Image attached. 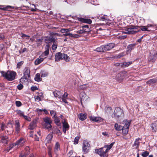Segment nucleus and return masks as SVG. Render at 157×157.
Instances as JSON below:
<instances>
[{"label":"nucleus","mask_w":157,"mask_h":157,"mask_svg":"<svg viewBox=\"0 0 157 157\" xmlns=\"http://www.w3.org/2000/svg\"><path fill=\"white\" fill-rule=\"evenodd\" d=\"M2 76L9 81H12L15 79L16 73L13 71L8 70L7 72L1 71Z\"/></svg>","instance_id":"obj_1"},{"label":"nucleus","mask_w":157,"mask_h":157,"mask_svg":"<svg viewBox=\"0 0 157 157\" xmlns=\"http://www.w3.org/2000/svg\"><path fill=\"white\" fill-rule=\"evenodd\" d=\"M139 28L138 26L131 25L128 28H125L122 32L126 34L135 33L139 32Z\"/></svg>","instance_id":"obj_2"},{"label":"nucleus","mask_w":157,"mask_h":157,"mask_svg":"<svg viewBox=\"0 0 157 157\" xmlns=\"http://www.w3.org/2000/svg\"><path fill=\"white\" fill-rule=\"evenodd\" d=\"M124 116V113L123 110L119 107L115 108L113 113L112 115V117L115 118L116 119L123 117Z\"/></svg>","instance_id":"obj_3"},{"label":"nucleus","mask_w":157,"mask_h":157,"mask_svg":"<svg viewBox=\"0 0 157 157\" xmlns=\"http://www.w3.org/2000/svg\"><path fill=\"white\" fill-rule=\"evenodd\" d=\"M43 120L42 124L44 128L46 129H51L52 127L51 124L52 122L51 119L48 117H46L43 118Z\"/></svg>","instance_id":"obj_4"},{"label":"nucleus","mask_w":157,"mask_h":157,"mask_svg":"<svg viewBox=\"0 0 157 157\" xmlns=\"http://www.w3.org/2000/svg\"><path fill=\"white\" fill-rule=\"evenodd\" d=\"M125 124L123 127V128L122 129V133L123 135H125L128 132V128L130 125L131 121H127V120H124V121Z\"/></svg>","instance_id":"obj_5"},{"label":"nucleus","mask_w":157,"mask_h":157,"mask_svg":"<svg viewBox=\"0 0 157 157\" xmlns=\"http://www.w3.org/2000/svg\"><path fill=\"white\" fill-rule=\"evenodd\" d=\"M104 147L100 148L99 149H96L95 152L96 153L98 154L101 157H105L107 155V153L108 152L106 150H104Z\"/></svg>","instance_id":"obj_6"},{"label":"nucleus","mask_w":157,"mask_h":157,"mask_svg":"<svg viewBox=\"0 0 157 157\" xmlns=\"http://www.w3.org/2000/svg\"><path fill=\"white\" fill-rule=\"evenodd\" d=\"M82 145V151L85 153H87L90 149V144L87 140H84Z\"/></svg>","instance_id":"obj_7"},{"label":"nucleus","mask_w":157,"mask_h":157,"mask_svg":"<svg viewBox=\"0 0 157 157\" xmlns=\"http://www.w3.org/2000/svg\"><path fill=\"white\" fill-rule=\"evenodd\" d=\"M80 97L81 98V102L82 105L83 103H85L87 102V99L89 98L85 93L81 92L80 94Z\"/></svg>","instance_id":"obj_8"},{"label":"nucleus","mask_w":157,"mask_h":157,"mask_svg":"<svg viewBox=\"0 0 157 157\" xmlns=\"http://www.w3.org/2000/svg\"><path fill=\"white\" fill-rule=\"evenodd\" d=\"M24 75L21 78V80L22 81V79H24L25 76L29 78L30 77V70L29 67L25 68L23 71Z\"/></svg>","instance_id":"obj_9"},{"label":"nucleus","mask_w":157,"mask_h":157,"mask_svg":"<svg viewBox=\"0 0 157 157\" xmlns=\"http://www.w3.org/2000/svg\"><path fill=\"white\" fill-rule=\"evenodd\" d=\"M61 122L63 124V131L64 133H65L66 131L69 129V126L68 123L65 121L64 119H62Z\"/></svg>","instance_id":"obj_10"},{"label":"nucleus","mask_w":157,"mask_h":157,"mask_svg":"<svg viewBox=\"0 0 157 157\" xmlns=\"http://www.w3.org/2000/svg\"><path fill=\"white\" fill-rule=\"evenodd\" d=\"M104 50L105 51H109L115 47V44L113 43H110L106 45H103Z\"/></svg>","instance_id":"obj_11"},{"label":"nucleus","mask_w":157,"mask_h":157,"mask_svg":"<svg viewBox=\"0 0 157 157\" xmlns=\"http://www.w3.org/2000/svg\"><path fill=\"white\" fill-rule=\"evenodd\" d=\"M25 140L23 138H21L17 140L16 143H14L15 146H19L20 147H22L25 144Z\"/></svg>","instance_id":"obj_12"},{"label":"nucleus","mask_w":157,"mask_h":157,"mask_svg":"<svg viewBox=\"0 0 157 157\" xmlns=\"http://www.w3.org/2000/svg\"><path fill=\"white\" fill-rule=\"evenodd\" d=\"M56 41V39H55L52 36H47L46 39H45V42L47 44L53 43L54 42Z\"/></svg>","instance_id":"obj_13"},{"label":"nucleus","mask_w":157,"mask_h":157,"mask_svg":"<svg viewBox=\"0 0 157 157\" xmlns=\"http://www.w3.org/2000/svg\"><path fill=\"white\" fill-rule=\"evenodd\" d=\"M124 77V74L122 72H120L116 76L117 80L119 82H121Z\"/></svg>","instance_id":"obj_14"},{"label":"nucleus","mask_w":157,"mask_h":157,"mask_svg":"<svg viewBox=\"0 0 157 157\" xmlns=\"http://www.w3.org/2000/svg\"><path fill=\"white\" fill-rule=\"evenodd\" d=\"M46 57H42L41 56H40L38 58H37L35 60L34 62L35 65H37L40 64L46 58Z\"/></svg>","instance_id":"obj_15"},{"label":"nucleus","mask_w":157,"mask_h":157,"mask_svg":"<svg viewBox=\"0 0 157 157\" xmlns=\"http://www.w3.org/2000/svg\"><path fill=\"white\" fill-rule=\"evenodd\" d=\"M36 120H33L29 125L28 128L31 130L34 129L36 127Z\"/></svg>","instance_id":"obj_16"},{"label":"nucleus","mask_w":157,"mask_h":157,"mask_svg":"<svg viewBox=\"0 0 157 157\" xmlns=\"http://www.w3.org/2000/svg\"><path fill=\"white\" fill-rule=\"evenodd\" d=\"M59 149L60 144L58 142H56L55 144L54 151L55 154L57 155H58V152Z\"/></svg>","instance_id":"obj_17"},{"label":"nucleus","mask_w":157,"mask_h":157,"mask_svg":"<svg viewBox=\"0 0 157 157\" xmlns=\"http://www.w3.org/2000/svg\"><path fill=\"white\" fill-rule=\"evenodd\" d=\"M135 45L136 44H129L127 46L126 52L127 54L128 52L130 53L131 52L132 50L134 49Z\"/></svg>","instance_id":"obj_18"},{"label":"nucleus","mask_w":157,"mask_h":157,"mask_svg":"<svg viewBox=\"0 0 157 157\" xmlns=\"http://www.w3.org/2000/svg\"><path fill=\"white\" fill-rule=\"evenodd\" d=\"M78 20L83 23L90 24L92 23V21L90 19H84L82 18H80L78 19Z\"/></svg>","instance_id":"obj_19"},{"label":"nucleus","mask_w":157,"mask_h":157,"mask_svg":"<svg viewBox=\"0 0 157 157\" xmlns=\"http://www.w3.org/2000/svg\"><path fill=\"white\" fill-rule=\"evenodd\" d=\"M141 141V139L139 138L136 139L134 143L133 146H135L136 148H138L139 146L140 142Z\"/></svg>","instance_id":"obj_20"},{"label":"nucleus","mask_w":157,"mask_h":157,"mask_svg":"<svg viewBox=\"0 0 157 157\" xmlns=\"http://www.w3.org/2000/svg\"><path fill=\"white\" fill-rule=\"evenodd\" d=\"M132 63V61L121 63V67H127Z\"/></svg>","instance_id":"obj_21"},{"label":"nucleus","mask_w":157,"mask_h":157,"mask_svg":"<svg viewBox=\"0 0 157 157\" xmlns=\"http://www.w3.org/2000/svg\"><path fill=\"white\" fill-rule=\"evenodd\" d=\"M53 94L55 97H58L59 98H61L62 94L61 92L58 90H56L53 92Z\"/></svg>","instance_id":"obj_22"},{"label":"nucleus","mask_w":157,"mask_h":157,"mask_svg":"<svg viewBox=\"0 0 157 157\" xmlns=\"http://www.w3.org/2000/svg\"><path fill=\"white\" fill-rule=\"evenodd\" d=\"M152 129L153 132H156L157 130V121H155L151 125Z\"/></svg>","instance_id":"obj_23"},{"label":"nucleus","mask_w":157,"mask_h":157,"mask_svg":"<svg viewBox=\"0 0 157 157\" xmlns=\"http://www.w3.org/2000/svg\"><path fill=\"white\" fill-rule=\"evenodd\" d=\"M157 82V79L156 78H153L150 79L147 81L146 82L147 84L150 85L152 84H154Z\"/></svg>","instance_id":"obj_24"},{"label":"nucleus","mask_w":157,"mask_h":157,"mask_svg":"<svg viewBox=\"0 0 157 157\" xmlns=\"http://www.w3.org/2000/svg\"><path fill=\"white\" fill-rule=\"evenodd\" d=\"M79 119L81 121H84L86 118V114L85 113H81L78 114Z\"/></svg>","instance_id":"obj_25"},{"label":"nucleus","mask_w":157,"mask_h":157,"mask_svg":"<svg viewBox=\"0 0 157 157\" xmlns=\"http://www.w3.org/2000/svg\"><path fill=\"white\" fill-rule=\"evenodd\" d=\"M1 142L4 144H8V137L6 136H2L1 140Z\"/></svg>","instance_id":"obj_26"},{"label":"nucleus","mask_w":157,"mask_h":157,"mask_svg":"<svg viewBox=\"0 0 157 157\" xmlns=\"http://www.w3.org/2000/svg\"><path fill=\"white\" fill-rule=\"evenodd\" d=\"M61 59H64L66 61H69L70 60V58L67 56L65 54L61 53Z\"/></svg>","instance_id":"obj_27"},{"label":"nucleus","mask_w":157,"mask_h":157,"mask_svg":"<svg viewBox=\"0 0 157 157\" xmlns=\"http://www.w3.org/2000/svg\"><path fill=\"white\" fill-rule=\"evenodd\" d=\"M148 58L149 60L154 62L156 59V57L154 54L153 55L150 53Z\"/></svg>","instance_id":"obj_28"},{"label":"nucleus","mask_w":157,"mask_h":157,"mask_svg":"<svg viewBox=\"0 0 157 157\" xmlns=\"http://www.w3.org/2000/svg\"><path fill=\"white\" fill-rule=\"evenodd\" d=\"M61 53L59 52L56 54L55 55V61H58L61 59Z\"/></svg>","instance_id":"obj_29"},{"label":"nucleus","mask_w":157,"mask_h":157,"mask_svg":"<svg viewBox=\"0 0 157 157\" xmlns=\"http://www.w3.org/2000/svg\"><path fill=\"white\" fill-rule=\"evenodd\" d=\"M15 130L16 131V133L17 134L19 133L20 129V125L19 122L16 121L15 125Z\"/></svg>","instance_id":"obj_30"},{"label":"nucleus","mask_w":157,"mask_h":157,"mask_svg":"<svg viewBox=\"0 0 157 157\" xmlns=\"http://www.w3.org/2000/svg\"><path fill=\"white\" fill-rule=\"evenodd\" d=\"M90 118L91 120L95 122H98L101 120V118L100 117L94 116L90 117Z\"/></svg>","instance_id":"obj_31"},{"label":"nucleus","mask_w":157,"mask_h":157,"mask_svg":"<svg viewBox=\"0 0 157 157\" xmlns=\"http://www.w3.org/2000/svg\"><path fill=\"white\" fill-rule=\"evenodd\" d=\"M138 29L139 30V31L141 30L142 31H150L152 30V29H148L147 28L146 26H142L140 27H139Z\"/></svg>","instance_id":"obj_32"},{"label":"nucleus","mask_w":157,"mask_h":157,"mask_svg":"<svg viewBox=\"0 0 157 157\" xmlns=\"http://www.w3.org/2000/svg\"><path fill=\"white\" fill-rule=\"evenodd\" d=\"M40 75L39 73H37L35 77V80L36 81L39 82L42 79L40 78Z\"/></svg>","instance_id":"obj_33"},{"label":"nucleus","mask_w":157,"mask_h":157,"mask_svg":"<svg viewBox=\"0 0 157 157\" xmlns=\"http://www.w3.org/2000/svg\"><path fill=\"white\" fill-rule=\"evenodd\" d=\"M82 29L83 31L85 33L86 32H88L90 31V29H89V26L88 25H85L82 27Z\"/></svg>","instance_id":"obj_34"},{"label":"nucleus","mask_w":157,"mask_h":157,"mask_svg":"<svg viewBox=\"0 0 157 157\" xmlns=\"http://www.w3.org/2000/svg\"><path fill=\"white\" fill-rule=\"evenodd\" d=\"M104 49L103 45H102L99 47L97 48L95 50L98 52H104L105 51Z\"/></svg>","instance_id":"obj_35"},{"label":"nucleus","mask_w":157,"mask_h":157,"mask_svg":"<svg viewBox=\"0 0 157 157\" xmlns=\"http://www.w3.org/2000/svg\"><path fill=\"white\" fill-rule=\"evenodd\" d=\"M105 110L107 113H110L112 112V109L111 107L106 106L105 109Z\"/></svg>","instance_id":"obj_36"},{"label":"nucleus","mask_w":157,"mask_h":157,"mask_svg":"<svg viewBox=\"0 0 157 157\" xmlns=\"http://www.w3.org/2000/svg\"><path fill=\"white\" fill-rule=\"evenodd\" d=\"M14 146H15L14 143L10 144L9 146L5 149V151L7 152H8L9 151L13 148Z\"/></svg>","instance_id":"obj_37"},{"label":"nucleus","mask_w":157,"mask_h":157,"mask_svg":"<svg viewBox=\"0 0 157 157\" xmlns=\"http://www.w3.org/2000/svg\"><path fill=\"white\" fill-rule=\"evenodd\" d=\"M114 127L115 129L118 131H120L123 128V126L121 125H118L117 124H115Z\"/></svg>","instance_id":"obj_38"},{"label":"nucleus","mask_w":157,"mask_h":157,"mask_svg":"<svg viewBox=\"0 0 157 157\" xmlns=\"http://www.w3.org/2000/svg\"><path fill=\"white\" fill-rule=\"evenodd\" d=\"M55 123L58 125H59L60 124V120L58 117H57V116L54 118Z\"/></svg>","instance_id":"obj_39"},{"label":"nucleus","mask_w":157,"mask_h":157,"mask_svg":"<svg viewBox=\"0 0 157 157\" xmlns=\"http://www.w3.org/2000/svg\"><path fill=\"white\" fill-rule=\"evenodd\" d=\"M53 135L52 134H49L46 137V139L48 142H50L51 141L53 137Z\"/></svg>","instance_id":"obj_40"},{"label":"nucleus","mask_w":157,"mask_h":157,"mask_svg":"<svg viewBox=\"0 0 157 157\" xmlns=\"http://www.w3.org/2000/svg\"><path fill=\"white\" fill-rule=\"evenodd\" d=\"M49 53V51L48 49H47L44 52H43L41 55V56L42 57H46L45 56L48 55Z\"/></svg>","instance_id":"obj_41"},{"label":"nucleus","mask_w":157,"mask_h":157,"mask_svg":"<svg viewBox=\"0 0 157 157\" xmlns=\"http://www.w3.org/2000/svg\"><path fill=\"white\" fill-rule=\"evenodd\" d=\"M14 7H13L10 6H7L5 7H3V8H0V9L1 10H7L10 8H14Z\"/></svg>","instance_id":"obj_42"},{"label":"nucleus","mask_w":157,"mask_h":157,"mask_svg":"<svg viewBox=\"0 0 157 157\" xmlns=\"http://www.w3.org/2000/svg\"><path fill=\"white\" fill-rule=\"evenodd\" d=\"M57 41L56 40L55 42H54L53 43V44L52 46V48L53 50H55L57 48Z\"/></svg>","instance_id":"obj_43"},{"label":"nucleus","mask_w":157,"mask_h":157,"mask_svg":"<svg viewBox=\"0 0 157 157\" xmlns=\"http://www.w3.org/2000/svg\"><path fill=\"white\" fill-rule=\"evenodd\" d=\"M21 37L23 39H25V40L29 39L30 37L29 36L26 35L23 33H21Z\"/></svg>","instance_id":"obj_44"},{"label":"nucleus","mask_w":157,"mask_h":157,"mask_svg":"<svg viewBox=\"0 0 157 157\" xmlns=\"http://www.w3.org/2000/svg\"><path fill=\"white\" fill-rule=\"evenodd\" d=\"M149 152L147 151H145L141 154V155L143 157H146L148 155Z\"/></svg>","instance_id":"obj_45"},{"label":"nucleus","mask_w":157,"mask_h":157,"mask_svg":"<svg viewBox=\"0 0 157 157\" xmlns=\"http://www.w3.org/2000/svg\"><path fill=\"white\" fill-rule=\"evenodd\" d=\"M17 113L20 117H23L24 115V112L21 110H17Z\"/></svg>","instance_id":"obj_46"},{"label":"nucleus","mask_w":157,"mask_h":157,"mask_svg":"<svg viewBox=\"0 0 157 157\" xmlns=\"http://www.w3.org/2000/svg\"><path fill=\"white\" fill-rule=\"evenodd\" d=\"M127 54V52H122L121 53H119L117 56V57L118 58H120L125 56Z\"/></svg>","instance_id":"obj_47"},{"label":"nucleus","mask_w":157,"mask_h":157,"mask_svg":"<svg viewBox=\"0 0 157 157\" xmlns=\"http://www.w3.org/2000/svg\"><path fill=\"white\" fill-rule=\"evenodd\" d=\"M114 143V142H113L109 145L106 146V147H107V148L106 149V151H108V150H110L112 147Z\"/></svg>","instance_id":"obj_48"},{"label":"nucleus","mask_w":157,"mask_h":157,"mask_svg":"<svg viewBox=\"0 0 157 157\" xmlns=\"http://www.w3.org/2000/svg\"><path fill=\"white\" fill-rule=\"evenodd\" d=\"M25 152L24 153L26 155H28L29 153L30 149L28 146L26 147L25 148Z\"/></svg>","instance_id":"obj_49"},{"label":"nucleus","mask_w":157,"mask_h":157,"mask_svg":"<svg viewBox=\"0 0 157 157\" xmlns=\"http://www.w3.org/2000/svg\"><path fill=\"white\" fill-rule=\"evenodd\" d=\"M50 114L52 116V118H54L55 117H56V113L54 110H51L50 111Z\"/></svg>","instance_id":"obj_50"},{"label":"nucleus","mask_w":157,"mask_h":157,"mask_svg":"<svg viewBox=\"0 0 157 157\" xmlns=\"http://www.w3.org/2000/svg\"><path fill=\"white\" fill-rule=\"evenodd\" d=\"M79 137L78 136L75 137L74 140V144H78Z\"/></svg>","instance_id":"obj_51"},{"label":"nucleus","mask_w":157,"mask_h":157,"mask_svg":"<svg viewBox=\"0 0 157 157\" xmlns=\"http://www.w3.org/2000/svg\"><path fill=\"white\" fill-rule=\"evenodd\" d=\"M99 19L103 21L107 20L108 19L107 17H105V16H99Z\"/></svg>","instance_id":"obj_52"},{"label":"nucleus","mask_w":157,"mask_h":157,"mask_svg":"<svg viewBox=\"0 0 157 157\" xmlns=\"http://www.w3.org/2000/svg\"><path fill=\"white\" fill-rule=\"evenodd\" d=\"M40 74L41 77H44L47 76L48 75L47 73L45 72L44 71L41 72Z\"/></svg>","instance_id":"obj_53"},{"label":"nucleus","mask_w":157,"mask_h":157,"mask_svg":"<svg viewBox=\"0 0 157 157\" xmlns=\"http://www.w3.org/2000/svg\"><path fill=\"white\" fill-rule=\"evenodd\" d=\"M35 100L36 101H40L41 100V98L38 96H35Z\"/></svg>","instance_id":"obj_54"},{"label":"nucleus","mask_w":157,"mask_h":157,"mask_svg":"<svg viewBox=\"0 0 157 157\" xmlns=\"http://www.w3.org/2000/svg\"><path fill=\"white\" fill-rule=\"evenodd\" d=\"M28 78H28V77L25 76V78L24 79H22V81L21 80V78L20 80V82L22 83H24L25 82H27L28 81Z\"/></svg>","instance_id":"obj_55"},{"label":"nucleus","mask_w":157,"mask_h":157,"mask_svg":"<svg viewBox=\"0 0 157 157\" xmlns=\"http://www.w3.org/2000/svg\"><path fill=\"white\" fill-rule=\"evenodd\" d=\"M16 105L17 107H20L22 105V103L20 101H16L15 102Z\"/></svg>","instance_id":"obj_56"},{"label":"nucleus","mask_w":157,"mask_h":157,"mask_svg":"<svg viewBox=\"0 0 157 157\" xmlns=\"http://www.w3.org/2000/svg\"><path fill=\"white\" fill-rule=\"evenodd\" d=\"M23 61H21L18 63L17 64V68H20L22 64H23Z\"/></svg>","instance_id":"obj_57"},{"label":"nucleus","mask_w":157,"mask_h":157,"mask_svg":"<svg viewBox=\"0 0 157 157\" xmlns=\"http://www.w3.org/2000/svg\"><path fill=\"white\" fill-rule=\"evenodd\" d=\"M75 32L76 33L79 34H82L84 33L83 31V29H82H82H81L80 30L76 31Z\"/></svg>","instance_id":"obj_58"},{"label":"nucleus","mask_w":157,"mask_h":157,"mask_svg":"<svg viewBox=\"0 0 157 157\" xmlns=\"http://www.w3.org/2000/svg\"><path fill=\"white\" fill-rule=\"evenodd\" d=\"M23 87V85L21 83H20V84L18 85L17 87V88L19 90H21Z\"/></svg>","instance_id":"obj_59"},{"label":"nucleus","mask_w":157,"mask_h":157,"mask_svg":"<svg viewBox=\"0 0 157 157\" xmlns=\"http://www.w3.org/2000/svg\"><path fill=\"white\" fill-rule=\"evenodd\" d=\"M23 117L25 119L29 121H31V118L27 116L24 115Z\"/></svg>","instance_id":"obj_60"},{"label":"nucleus","mask_w":157,"mask_h":157,"mask_svg":"<svg viewBox=\"0 0 157 157\" xmlns=\"http://www.w3.org/2000/svg\"><path fill=\"white\" fill-rule=\"evenodd\" d=\"M63 35L64 36H74L75 35L70 33H65Z\"/></svg>","instance_id":"obj_61"},{"label":"nucleus","mask_w":157,"mask_h":157,"mask_svg":"<svg viewBox=\"0 0 157 157\" xmlns=\"http://www.w3.org/2000/svg\"><path fill=\"white\" fill-rule=\"evenodd\" d=\"M52 149L51 147H48V155H52Z\"/></svg>","instance_id":"obj_62"},{"label":"nucleus","mask_w":157,"mask_h":157,"mask_svg":"<svg viewBox=\"0 0 157 157\" xmlns=\"http://www.w3.org/2000/svg\"><path fill=\"white\" fill-rule=\"evenodd\" d=\"M31 90L33 91H35V90H38V88L36 86H32L31 87Z\"/></svg>","instance_id":"obj_63"},{"label":"nucleus","mask_w":157,"mask_h":157,"mask_svg":"<svg viewBox=\"0 0 157 157\" xmlns=\"http://www.w3.org/2000/svg\"><path fill=\"white\" fill-rule=\"evenodd\" d=\"M27 155L25 154V153H21L19 156V157H26Z\"/></svg>","instance_id":"obj_64"}]
</instances>
